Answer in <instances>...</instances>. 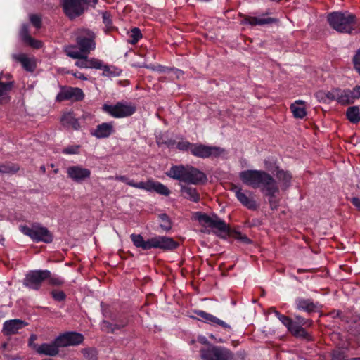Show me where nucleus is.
I'll return each mask as SVG.
<instances>
[{
  "label": "nucleus",
  "instance_id": "58",
  "mask_svg": "<svg viewBox=\"0 0 360 360\" xmlns=\"http://www.w3.org/2000/svg\"><path fill=\"white\" fill-rule=\"evenodd\" d=\"M279 321L288 328L289 325L291 324L292 319L288 316L283 315V316H281Z\"/></svg>",
  "mask_w": 360,
  "mask_h": 360
},
{
  "label": "nucleus",
  "instance_id": "18",
  "mask_svg": "<svg viewBox=\"0 0 360 360\" xmlns=\"http://www.w3.org/2000/svg\"><path fill=\"white\" fill-rule=\"evenodd\" d=\"M195 314L199 316L201 319L207 323L212 326H219L228 332H230L232 330V328L229 324L226 323L224 321L219 319L211 314L202 310H195Z\"/></svg>",
  "mask_w": 360,
  "mask_h": 360
},
{
  "label": "nucleus",
  "instance_id": "9",
  "mask_svg": "<svg viewBox=\"0 0 360 360\" xmlns=\"http://www.w3.org/2000/svg\"><path fill=\"white\" fill-rule=\"evenodd\" d=\"M225 149L219 146H206L202 143H193L191 146V154L200 158L219 157L225 153Z\"/></svg>",
  "mask_w": 360,
  "mask_h": 360
},
{
  "label": "nucleus",
  "instance_id": "17",
  "mask_svg": "<svg viewBox=\"0 0 360 360\" xmlns=\"http://www.w3.org/2000/svg\"><path fill=\"white\" fill-rule=\"evenodd\" d=\"M59 342H57V338L52 342L49 343H43L41 345L35 344L33 346L37 353L45 356H55L59 352Z\"/></svg>",
  "mask_w": 360,
  "mask_h": 360
},
{
  "label": "nucleus",
  "instance_id": "64",
  "mask_svg": "<svg viewBox=\"0 0 360 360\" xmlns=\"http://www.w3.org/2000/svg\"><path fill=\"white\" fill-rule=\"evenodd\" d=\"M40 169H41V171L43 173H44V172H46L45 166H44V165L41 166Z\"/></svg>",
  "mask_w": 360,
  "mask_h": 360
},
{
  "label": "nucleus",
  "instance_id": "6",
  "mask_svg": "<svg viewBox=\"0 0 360 360\" xmlns=\"http://www.w3.org/2000/svg\"><path fill=\"white\" fill-rule=\"evenodd\" d=\"M103 110L115 118L127 117L136 111V105L131 102L120 101L115 105L105 104Z\"/></svg>",
  "mask_w": 360,
  "mask_h": 360
},
{
  "label": "nucleus",
  "instance_id": "48",
  "mask_svg": "<svg viewBox=\"0 0 360 360\" xmlns=\"http://www.w3.org/2000/svg\"><path fill=\"white\" fill-rule=\"evenodd\" d=\"M89 57L87 56L82 55V57L78 58L75 62V65L80 68H88Z\"/></svg>",
  "mask_w": 360,
  "mask_h": 360
},
{
  "label": "nucleus",
  "instance_id": "57",
  "mask_svg": "<svg viewBox=\"0 0 360 360\" xmlns=\"http://www.w3.org/2000/svg\"><path fill=\"white\" fill-rule=\"evenodd\" d=\"M334 91H326L325 93V103H329L335 99L337 100V94L335 95Z\"/></svg>",
  "mask_w": 360,
  "mask_h": 360
},
{
  "label": "nucleus",
  "instance_id": "30",
  "mask_svg": "<svg viewBox=\"0 0 360 360\" xmlns=\"http://www.w3.org/2000/svg\"><path fill=\"white\" fill-rule=\"evenodd\" d=\"M131 240L134 246L136 248H141L144 250L150 249L151 245V238L145 240L141 234L132 233L130 236Z\"/></svg>",
  "mask_w": 360,
  "mask_h": 360
},
{
  "label": "nucleus",
  "instance_id": "5",
  "mask_svg": "<svg viewBox=\"0 0 360 360\" xmlns=\"http://www.w3.org/2000/svg\"><path fill=\"white\" fill-rule=\"evenodd\" d=\"M96 34L88 28H78L75 32V41L81 52L89 53L96 49Z\"/></svg>",
  "mask_w": 360,
  "mask_h": 360
},
{
  "label": "nucleus",
  "instance_id": "14",
  "mask_svg": "<svg viewBox=\"0 0 360 360\" xmlns=\"http://www.w3.org/2000/svg\"><path fill=\"white\" fill-rule=\"evenodd\" d=\"M88 116L83 115L82 117L77 118L72 112H67L62 115L60 122L68 129L78 131L82 127V120Z\"/></svg>",
  "mask_w": 360,
  "mask_h": 360
},
{
  "label": "nucleus",
  "instance_id": "41",
  "mask_svg": "<svg viewBox=\"0 0 360 360\" xmlns=\"http://www.w3.org/2000/svg\"><path fill=\"white\" fill-rule=\"evenodd\" d=\"M82 354L88 360H97L96 351L93 348L82 349Z\"/></svg>",
  "mask_w": 360,
  "mask_h": 360
},
{
  "label": "nucleus",
  "instance_id": "42",
  "mask_svg": "<svg viewBox=\"0 0 360 360\" xmlns=\"http://www.w3.org/2000/svg\"><path fill=\"white\" fill-rule=\"evenodd\" d=\"M354 68L360 75V48L358 49L352 58Z\"/></svg>",
  "mask_w": 360,
  "mask_h": 360
},
{
  "label": "nucleus",
  "instance_id": "49",
  "mask_svg": "<svg viewBox=\"0 0 360 360\" xmlns=\"http://www.w3.org/2000/svg\"><path fill=\"white\" fill-rule=\"evenodd\" d=\"M47 279L49 280V283L51 285H61L64 283V281L60 277L52 276L51 274Z\"/></svg>",
  "mask_w": 360,
  "mask_h": 360
},
{
  "label": "nucleus",
  "instance_id": "38",
  "mask_svg": "<svg viewBox=\"0 0 360 360\" xmlns=\"http://www.w3.org/2000/svg\"><path fill=\"white\" fill-rule=\"evenodd\" d=\"M101 70H103V75L106 77L116 76L120 72V70L115 66L104 65L103 63Z\"/></svg>",
  "mask_w": 360,
  "mask_h": 360
},
{
  "label": "nucleus",
  "instance_id": "34",
  "mask_svg": "<svg viewBox=\"0 0 360 360\" xmlns=\"http://www.w3.org/2000/svg\"><path fill=\"white\" fill-rule=\"evenodd\" d=\"M14 82L11 79V75L8 73H1L0 75V90H11Z\"/></svg>",
  "mask_w": 360,
  "mask_h": 360
},
{
  "label": "nucleus",
  "instance_id": "1",
  "mask_svg": "<svg viewBox=\"0 0 360 360\" xmlns=\"http://www.w3.org/2000/svg\"><path fill=\"white\" fill-rule=\"evenodd\" d=\"M239 177L244 184L253 188H260L265 195L269 197L271 207L277 208L278 201L275 195L278 193L279 187L271 175L263 170L248 169L240 172Z\"/></svg>",
  "mask_w": 360,
  "mask_h": 360
},
{
  "label": "nucleus",
  "instance_id": "37",
  "mask_svg": "<svg viewBox=\"0 0 360 360\" xmlns=\"http://www.w3.org/2000/svg\"><path fill=\"white\" fill-rule=\"evenodd\" d=\"M141 30L138 27H134L131 30L129 35L128 42L131 44H136L140 39L142 38Z\"/></svg>",
  "mask_w": 360,
  "mask_h": 360
},
{
  "label": "nucleus",
  "instance_id": "28",
  "mask_svg": "<svg viewBox=\"0 0 360 360\" xmlns=\"http://www.w3.org/2000/svg\"><path fill=\"white\" fill-rule=\"evenodd\" d=\"M288 330L293 335L297 338H302L307 340L309 339V335L307 330L302 326L299 325L297 322H294L292 320L291 321V324L289 325Z\"/></svg>",
  "mask_w": 360,
  "mask_h": 360
},
{
  "label": "nucleus",
  "instance_id": "61",
  "mask_svg": "<svg viewBox=\"0 0 360 360\" xmlns=\"http://www.w3.org/2000/svg\"><path fill=\"white\" fill-rule=\"evenodd\" d=\"M6 95V91H0V104L3 103H6L8 101V98L5 96Z\"/></svg>",
  "mask_w": 360,
  "mask_h": 360
},
{
  "label": "nucleus",
  "instance_id": "29",
  "mask_svg": "<svg viewBox=\"0 0 360 360\" xmlns=\"http://www.w3.org/2000/svg\"><path fill=\"white\" fill-rule=\"evenodd\" d=\"M290 110L296 118L302 119L307 115L305 104L302 100H297L292 103Z\"/></svg>",
  "mask_w": 360,
  "mask_h": 360
},
{
  "label": "nucleus",
  "instance_id": "54",
  "mask_svg": "<svg viewBox=\"0 0 360 360\" xmlns=\"http://www.w3.org/2000/svg\"><path fill=\"white\" fill-rule=\"evenodd\" d=\"M102 18H103V22L105 25V26H107L108 27H111V25L112 24V21L110 18V15L108 13L105 12V13H103Z\"/></svg>",
  "mask_w": 360,
  "mask_h": 360
},
{
  "label": "nucleus",
  "instance_id": "20",
  "mask_svg": "<svg viewBox=\"0 0 360 360\" xmlns=\"http://www.w3.org/2000/svg\"><path fill=\"white\" fill-rule=\"evenodd\" d=\"M114 132V125L112 122H103L98 124L95 130L91 132V135L97 139H105L109 137Z\"/></svg>",
  "mask_w": 360,
  "mask_h": 360
},
{
  "label": "nucleus",
  "instance_id": "51",
  "mask_svg": "<svg viewBox=\"0 0 360 360\" xmlns=\"http://www.w3.org/2000/svg\"><path fill=\"white\" fill-rule=\"evenodd\" d=\"M51 295L56 301H63L65 299V294L63 291L54 290L51 291Z\"/></svg>",
  "mask_w": 360,
  "mask_h": 360
},
{
  "label": "nucleus",
  "instance_id": "35",
  "mask_svg": "<svg viewBox=\"0 0 360 360\" xmlns=\"http://www.w3.org/2000/svg\"><path fill=\"white\" fill-rule=\"evenodd\" d=\"M15 59L19 61L22 67L27 71L32 72L34 69V65L32 63L30 59L25 55L20 54L15 56Z\"/></svg>",
  "mask_w": 360,
  "mask_h": 360
},
{
  "label": "nucleus",
  "instance_id": "60",
  "mask_svg": "<svg viewBox=\"0 0 360 360\" xmlns=\"http://www.w3.org/2000/svg\"><path fill=\"white\" fill-rule=\"evenodd\" d=\"M350 201L360 211V199L357 197H353L350 199Z\"/></svg>",
  "mask_w": 360,
  "mask_h": 360
},
{
  "label": "nucleus",
  "instance_id": "2",
  "mask_svg": "<svg viewBox=\"0 0 360 360\" xmlns=\"http://www.w3.org/2000/svg\"><path fill=\"white\" fill-rule=\"evenodd\" d=\"M330 27L340 34H353L360 32V18L349 11H333L327 14Z\"/></svg>",
  "mask_w": 360,
  "mask_h": 360
},
{
  "label": "nucleus",
  "instance_id": "12",
  "mask_svg": "<svg viewBox=\"0 0 360 360\" xmlns=\"http://www.w3.org/2000/svg\"><path fill=\"white\" fill-rule=\"evenodd\" d=\"M231 191L235 193L238 200L245 207L250 210H256L257 206L252 193L248 191H243L242 188L236 185L231 186Z\"/></svg>",
  "mask_w": 360,
  "mask_h": 360
},
{
  "label": "nucleus",
  "instance_id": "31",
  "mask_svg": "<svg viewBox=\"0 0 360 360\" xmlns=\"http://www.w3.org/2000/svg\"><path fill=\"white\" fill-rule=\"evenodd\" d=\"M112 320L114 321L115 323L103 321L101 324L102 329L114 333L115 330L120 329L127 324V320H122L120 322H117L114 318H112Z\"/></svg>",
  "mask_w": 360,
  "mask_h": 360
},
{
  "label": "nucleus",
  "instance_id": "7",
  "mask_svg": "<svg viewBox=\"0 0 360 360\" xmlns=\"http://www.w3.org/2000/svg\"><path fill=\"white\" fill-rule=\"evenodd\" d=\"M91 0H60L64 14L70 19L74 20L81 16L85 10V6Z\"/></svg>",
  "mask_w": 360,
  "mask_h": 360
},
{
  "label": "nucleus",
  "instance_id": "40",
  "mask_svg": "<svg viewBox=\"0 0 360 360\" xmlns=\"http://www.w3.org/2000/svg\"><path fill=\"white\" fill-rule=\"evenodd\" d=\"M65 52L67 56L74 59L82 58L84 53L83 52H81L79 49V51L76 50L75 46L68 47L65 50Z\"/></svg>",
  "mask_w": 360,
  "mask_h": 360
},
{
  "label": "nucleus",
  "instance_id": "32",
  "mask_svg": "<svg viewBox=\"0 0 360 360\" xmlns=\"http://www.w3.org/2000/svg\"><path fill=\"white\" fill-rule=\"evenodd\" d=\"M153 70H156L159 72H162L166 75L175 74L176 78H179L181 76L184 75V72L176 68H169L166 66H163L161 65H158L157 66L151 68Z\"/></svg>",
  "mask_w": 360,
  "mask_h": 360
},
{
  "label": "nucleus",
  "instance_id": "13",
  "mask_svg": "<svg viewBox=\"0 0 360 360\" xmlns=\"http://www.w3.org/2000/svg\"><path fill=\"white\" fill-rule=\"evenodd\" d=\"M91 170L81 165L70 166L67 168L68 177L77 183H81L90 178Z\"/></svg>",
  "mask_w": 360,
  "mask_h": 360
},
{
  "label": "nucleus",
  "instance_id": "24",
  "mask_svg": "<svg viewBox=\"0 0 360 360\" xmlns=\"http://www.w3.org/2000/svg\"><path fill=\"white\" fill-rule=\"evenodd\" d=\"M295 303L297 309L304 311L308 313L315 311L318 308L317 303H314L311 299L298 297L296 299Z\"/></svg>",
  "mask_w": 360,
  "mask_h": 360
},
{
  "label": "nucleus",
  "instance_id": "19",
  "mask_svg": "<svg viewBox=\"0 0 360 360\" xmlns=\"http://www.w3.org/2000/svg\"><path fill=\"white\" fill-rule=\"evenodd\" d=\"M141 189H143L148 192L154 191L165 196H168L170 194V190L166 186L160 182L155 181L152 179L148 180L146 182L142 181Z\"/></svg>",
  "mask_w": 360,
  "mask_h": 360
},
{
  "label": "nucleus",
  "instance_id": "21",
  "mask_svg": "<svg viewBox=\"0 0 360 360\" xmlns=\"http://www.w3.org/2000/svg\"><path fill=\"white\" fill-rule=\"evenodd\" d=\"M337 101L342 105L352 103L360 98V91H336Z\"/></svg>",
  "mask_w": 360,
  "mask_h": 360
},
{
  "label": "nucleus",
  "instance_id": "33",
  "mask_svg": "<svg viewBox=\"0 0 360 360\" xmlns=\"http://www.w3.org/2000/svg\"><path fill=\"white\" fill-rule=\"evenodd\" d=\"M346 115L349 122L356 124L360 121V109L358 106L349 107Z\"/></svg>",
  "mask_w": 360,
  "mask_h": 360
},
{
  "label": "nucleus",
  "instance_id": "10",
  "mask_svg": "<svg viewBox=\"0 0 360 360\" xmlns=\"http://www.w3.org/2000/svg\"><path fill=\"white\" fill-rule=\"evenodd\" d=\"M51 271L49 270L30 271L24 279V285L32 290H39L44 281L50 277Z\"/></svg>",
  "mask_w": 360,
  "mask_h": 360
},
{
  "label": "nucleus",
  "instance_id": "53",
  "mask_svg": "<svg viewBox=\"0 0 360 360\" xmlns=\"http://www.w3.org/2000/svg\"><path fill=\"white\" fill-rule=\"evenodd\" d=\"M296 319H297V323L299 325H302V326H310L312 323L311 320L302 318L300 316H297Z\"/></svg>",
  "mask_w": 360,
  "mask_h": 360
},
{
  "label": "nucleus",
  "instance_id": "47",
  "mask_svg": "<svg viewBox=\"0 0 360 360\" xmlns=\"http://www.w3.org/2000/svg\"><path fill=\"white\" fill-rule=\"evenodd\" d=\"M193 143L187 141H181L177 143L176 148L182 151L190 150L191 152V146H193Z\"/></svg>",
  "mask_w": 360,
  "mask_h": 360
},
{
  "label": "nucleus",
  "instance_id": "59",
  "mask_svg": "<svg viewBox=\"0 0 360 360\" xmlns=\"http://www.w3.org/2000/svg\"><path fill=\"white\" fill-rule=\"evenodd\" d=\"M325 93L326 91H316L314 96L318 101L325 103Z\"/></svg>",
  "mask_w": 360,
  "mask_h": 360
},
{
  "label": "nucleus",
  "instance_id": "4",
  "mask_svg": "<svg viewBox=\"0 0 360 360\" xmlns=\"http://www.w3.org/2000/svg\"><path fill=\"white\" fill-rule=\"evenodd\" d=\"M197 219L204 227L210 228L212 231L217 236L225 238L229 234L230 227L223 219L217 215L212 216L200 212L196 213Z\"/></svg>",
  "mask_w": 360,
  "mask_h": 360
},
{
  "label": "nucleus",
  "instance_id": "11",
  "mask_svg": "<svg viewBox=\"0 0 360 360\" xmlns=\"http://www.w3.org/2000/svg\"><path fill=\"white\" fill-rule=\"evenodd\" d=\"M203 360H231L233 354L228 349L222 347L212 346L200 351Z\"/></svg>",
  "mask_w": 360,
  "mask_h": 360
},
{
  "label": "nucleus",
  "instance_id": "56",
  "mask_svg": "<svg viewBox=\"0 0 360 360\" xmlns=\"http://www.w3.org/2000/svg\"><path fill=\"white\" fill-rule=\"evenodd\" d=\"M331 360H345L344 354L340 351H334L331 353Z\"/></svg>",
  "mask_w": 360,
  "mask_h": 360
},
{
  "label": "nucleus",
  "instance_id": "3",
  "mask_svg": "<svg viewBox=\"0 0 360 360\" xmlns=\"http://www.w3.org/2000/svg\"><path fill=\"white\" fill-rule=\"evenodd\" d=\"M166 175L188 184L198 185L207 181V176L196 167L190 165H172Z\"/></svg>",
  "mask_w": 360,
  "mask_h": 360
},
{
  "label": "nucleus",
  "instance_id": "46",
  "mask_svg": "<svg viewBox=\"0 0 360 360\" xmlns=\"http://www.w3.org/2000/svg\"><path fill=\"white\" fill-rule=\"evenodd\" d=\"M25 43L34 49H40L42 47V42L39 40L34 39L32 37H27Z\"/></svg>",
  "mask_w": 360,
  "mask_h": 360
},
{
  "label": "nucleus",
  "instance_id": "63",
  "mask_svg": "<svg viewBox=\"0 0 360 360\" xmlns=\"http://www.w3.org/2000/svg\"><path fill=\"white\" fill-rule=\"evenodd\" d=\"M274 313H275L276 316L278 319H281V316H283V314H281L280 312H278V311H274Z\"/></svg>",
  "mask_w": 360,
  "mask_h": 360
},
{
  "label": "nucleus",
  "instance_id": "22",
  "mask_svg": "<svg viewBox=\"0 0 360 360\" xmlns=\"http://www.w3.org/2000/svg\"><path fill=\"white\" fill-rule=\"evenodd\" d=\"M26 324L20 319H12L6 321L4 323L3 332L6 335L16 333L19 329L23 328Z\"/></svg>",
  "mask_w": 360,
  "mask_h": 360
},
{
  "label": "nucleus",
  "instance_id": "52",
  "mask_svg": "<svg viewBox=\"0 0 360 360\" xmlns=\"http://www.w3.org/2000/svg\"><path fill=\"white\" fill-rule=\"evenodd\" d=\"M20 35L22 41L25 42L27 40V37H31L29 33L28 25H23L20 30Z\"/></svg>",
  "mask_w": 360,
  "mask_h": 360
},
{
  "label": "nucleus",
  "instance_id": "8",
  "mask_svg": "<svg viewBox=\"0 0 360 360\" xmlns=\"http://www.w3.org/2000/svg\"><path fill=\"white\" fill-rule=\"evenodd\" d=\"M20 230L23 234L28 236L36 242L42 241L49 243L53 240V236L51 232L46 227L38 224L32 225L31 227L20 226Z\"/></svg>",
  "mask_w": 360,
  "mask_h": 360
},
{
  "label": "nucleus",
  "instance_id": "16",
  "mask_svg": "<svg viewBox=\"0 0 360 360\" xmlns=\"http://www.w3.org/2000/svg\"><path fill=\"white\" fill-rule=\"evenodd\" d=\"M178 243L173 238L167 236H156L151 238V248H160L165 250H172L176 248Z\"/></svg>",
  "mask_w": 360,
  "mask_h": 360
},
{
  "label": "nucleus",
  "instance_id": "45",
  "mask_svg": "<svg viewBox=\"0 0 360 360\" xmlns=\"http://www.w3.org/2000/svg\"><path fill=\"white\" fill-rule=\"evenodd\" d=\"M160 218L162 221L160 224V227L165 231L169 230L171 229V223L168 216L166 214H162L160 215Z\"/></svg>",
  "mask_w": 360,
  "mask_h": 360
},
{
  "label": "nucleus",
  "instance_id": "23",
  "mask_svg": "<svg viewBox=\"0 0 360 360\" xmlns=\"http://www.w3.org/2000/svg\"><path fill=\"white\" fill-rule=\"evenodd\" d=\"M84 97L83 91H60L56 96V100L60 102L63 101L75 102L82 100Z\"/></svg>",
  "mask_w": 360,
  "mask_h": 360
},
{
  "label": "nucleus",
  "instance_id": "44",
  "mask_svg": "<svg viewBox=\"0 0 360 360\" xmlns=\"http://www.w3.org/2000/svg\"><path fill=\"white\" fill-rule=\"evenodd\" d=\"M30 20L32 25L37 29H39L41 27V18L37 14H32L30 15Z\"/></svg>",
  "mask_w": 360,
  "mask_h": 360
},
{
  "label": "nucleus",
  "instance_id": "25",
  "mask_svg": "<svg viewBox=\"0 0 360 360\" xmlns=\"http://www.w3.org/2000/svg\"><path fill=\"white\" fill-rule=\"evenodd\" d=\"M180 192L181 195L191 201L197 202L200 200V194L196 188L186 186L185 184H180Z\"/></svg>",
  "mask_w": 360,
  "mask_h": 360
},
{
  "label": "nucleus",
  "instance_id": "39",
  "mask_svg": "<svg viewBox=\"0 0 360 360\" xmlns=\"http://www.w3.org/2000/svg\"><path fill=\"white\" fill-rule=\"evenodd\" d=\"M114 179L117 181H122L131 187L140 189L141 188L142 181L135 183L133 180L129 179L126 176H116Z\"/></svg>",
  "mask_w": 360,
  "mask_h": 360
},
{
  "label": "nucleus",
  "instance_id": "36",
  "mask_svg": "<svg viewBox=\"0 0 360 360\" xmlns=\"http://www.w3.org/2000/svg\"><path fill=\"white\" fill-rule=\"evenodd\" d=\"M20 169V167L14 163L6 162L0 164V173L14 174Z\"/></svg>",
  "mask_w": 360,
  "mask_h": 360
},
{
  "label": "nucleus",
  "instance_id": "26",
  "mask_svg": "<svg viewBox=\"0 0 360 360\" xmlns=\"http://www.w3.org/2000/svg\"><path fill=\"white\" fill-rule=\"evenodd\" d=\"M278 21L277 18H262V17H252L246 15L244 18V22L252 26L255 25H264L267 24H271L274 22H276Z\"/></svg>",
  "mask_w": 360,
  "mask_h": 360
},
{
  "label": "nucleus",
  "instance_id": "62",
  "mask_svg": "<svg viewBox=\"0 0 360 360\" xmlns=\"http://www.w3.org/2000/svg\"><path fill=\"white\" fill-rule=\"evenodd\" d=\"M74 76L76 78H79V79H83V80L87 79L86 77H85L83 73L80 72H76L74 74Z\"/></svg>",
  "mask_w": 360,
  "mask_h": 360
},
{
  "label": "nucleus",
  "instance_id": "50",
  "mask_svg": "<svg viewBox=\"0 0 360 360\" xmlns=\"http://www.w3.org/2000/svg\"><path fill=\"white\" fill-rule=\"evenodd\" d=\"M79 146H70L63 149V153L72 155V154H78L79 153Z\"/></svg>",
  "mask_w": 360,
  "mask_h": 360
},
{
  "label": "nucleus",
  "instance_id": "43",
  "mask_svg": "<svg viewBox=\"0 0 360 360\" xmlns=\"http://www.w3.org/2000/svg\"><path fill=\"white\" fill-rule=\"evenodd\" d=\"M103 61L94 58H89L88 68H95L101 70L103 67Z\"/></svg>",
  "mask_w": 360,
  "mask_h": 360
},
{
  "label": "nucleus",
  "instance_id": "27",
  "mask_svg": "<svg viewBox=\"0 0 360 360\" xmlns=\"http://www.w3.org/2000/svg\"><path fill=\"white\" fill-rule=\"evenodd\" d=\"M276 176L280 184L282 190H286L291 184L292 174L283 169H278L276 173Z\"/></svg>",
  "mask_w": 360,
  "mask_h": 360
},
{
  "label": "nucleus",
  "instance_id": "15",
  "mask_svg": "<svg viewBox=\"0 0 360 360\" xmlns=\"http://www.w3.org/2000/svg\"><path fill=\"white\" fill-rule=\"evenodd\" d=\"M84 340V336L79 333L68 332L57 337V342L61 347L78 345Z\"/></svg>",
  "mask_w": 360,
  "mask_h": 360
},
{
  "label": "nucleus",
  "instance_id": "55",
  "mask_svg": "<svg viewBox=\"0 0 360 360\" xmlns=\"http://www.w3.org/2000/svg\"><path fill=\"white\" fill-rule=\"evenodd\" d=\"M235 238L244 243H250L251 242L247 236L242 234L240 232L236 233Z\"/></svg>",
  "mask_w": 360,
  "mask_h": 360
}]
</instances>
